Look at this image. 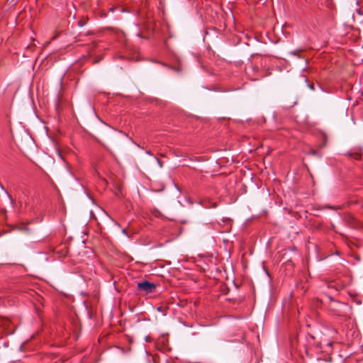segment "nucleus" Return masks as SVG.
Returning <instances> with one entry per match:
<instances>
[{
  "label": "nucleus",
  "mask_w": 363,
  "mask_h": 363,
  "mask_svg": "<svg viewBox=\"0 0 363 363\" xmlns=\"http://www.w3.org/2000/svg\"><path fill=\"white\" fill-rule=\"evenodd\" d=\"M147 153L148 155H152V154L150 153V152H149V151H147Z\"/></svg>",
  "instance_id": "obj_6"
},
{
  "label": "nucleus",
  "mask_w": 363,
  "mask_h": 363,
  "mask_svg": "<svg viewBox=\"0 0 363 363\" xmlns=\"http://www.w3.org/2000/svg\"><path fill=\"white\" fill-rule=\"evenodd\" d=\"M349 155L356 160H360L362 158V151L359 150L354 152H350Z\"/></svg>",
  "instance_id": "obj_2"
},
{
  "label": "nucleus",
  "mask_w": 363,
  "mask_h": 363,
  "mask_svg": "<svg viewBox=\"0 0 363 363\" xmlns=\"http://www.w3.org/2000/svg\"><path fill=\"white\" fill-rule=\"evenodd\" d=\"M332 344H333V343H332V342H328V345H329V346H331V345H332Z\"/></svg>",
  "instance_id": "obj_5"
},
{
  "label": "nucleus",
  "mask_w": 363,
  "mask_h": 363,
  "mask_svg": "<svg viewBox=\"0 0 363 363\" xmlns=\"http://www.w3.org/2000/svg\"><path fill=\"white\" fill-rule=\"evenodd\" d=\"M137 287L138 290L144 291L145 294H148L155 291L156 289V284L147 281H144L142 282H138Z\"/></svg>",
  "instance_id": "obj_1"
},
{
  "label": "nucleus",
  "mask_w": 363,
  "mask_h": 363,
  "mask_svg": "<svg viewBox=\"0 0 363 363\" xmlns=\"http://www.w3.org/2000/svg\"><path fill=\"white\" fill-rule=\"evenodd\" d=\"M145 342H150V337L149 336H146L145 337Z\"/></svg>",
  "instance_id": "obj_3"
},
{
  "label": "nucleus",
  "mask_w": 363,
  "mask_h": 363,
  "mask_svg": "<svg viewBox=\"0 0 363 363\" xmlns=\"http://www.w3.org/2000/svg\"><path fill=\"white\" fill-rule=\"evenodd\" d=\"M157 161L158 164H160V166L162 167V163H161L160 160L159 159H157Z\"/></svg>",
  "instance_id": "obj_4"
}]
</instances>
